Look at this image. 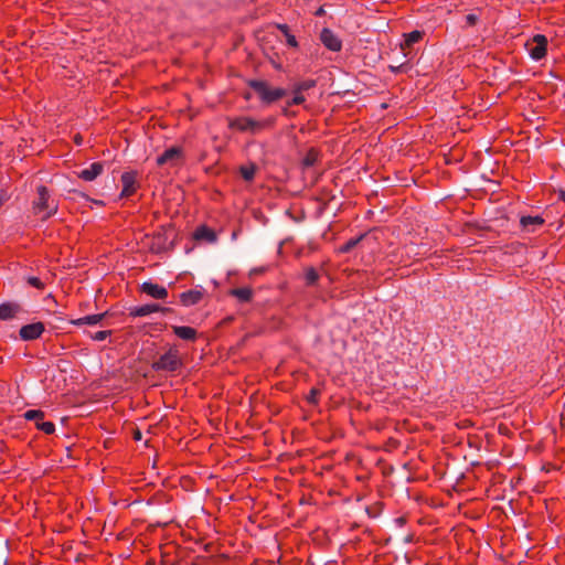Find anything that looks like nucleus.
<instances>
[{
  "label": "nucleus",
  "instance_id": "423d86ee",
  "mask_svg": "<svg viewBox=\"0 0 565 565\" xmlns=\"http://www.w3.org/2000/svg\"><path fill=\"white\" fill-rule=\"evenodd\" d=\"M44 416V412L40 409H29L23 414V417L26 420H33L35 423V426L39 430L51 435L55 431V425L53 422H45Z\"/></svg>",
  "mask_w": 565,
  "mask_h": 565
},
{
  "label": "nucleus",
  "instance_id": "6ab92c4d",
  "mask_svg": "<svg viewBox=\"0 0 565 565\" xmlns=\"http://www.w3.org/2000/svg\"><path fill=\"white\" fill-rule=\"evenodd\" d=\"M20 311V306L13 302H6L0 305V320H9L17 316Z\"/></svg>",
  "mask_w": 565,
  "mask_h": 565
},
{
  "label": "nucleus",
  "instance_id": "dca6fc26",
  "mask_svg": "<svg viewBox=\"0 0 565 565\" xmlns=\"http://www.w3.org/2000/svg\"><path fill=\"white\" fill-rule=\"evenodd\" d=\"M172 330H173V333L182 339V340H185V341H195L196 338H198V331L192 328V327H188V326H173L172 327Z\"/></svg>",
  "mask_w": 565,
  "mask_h": 565
},
{
  "label": "nucleus",
  "instance_id": "72a5a7b5",
  "mask_svg": "<svg viewBox=\"0 0 565 565\" xmlns=\"http://www.w3.org/2000/svg\"><path fill=\"white\" fill-rule=\"evenodd\" d=\"M323 14H324V10H323V8H322V7H321V8H319V9L316 11V15H317V17H321V15H323Z\"/></svg>",
  "mask_w": 565,
  "mask_h": 565
},
{
  "label": "nucleus",
  "instance_id": "2f4dec72",
  "mask_svg": "<svg viewBox=\"0 0 565 565\" xmlns=\"http://www.w3.org/2000/svg\"><path fill=\"white\" fill-rule=\"evenodd\" d=\"M278 30L284 34V35H287L289 34V26L287 24H278L277 25Z\"/></svg>",
  "mask_w": 565,
  "mask_h": 565
},
{
  "label": "nucleus",
  "instance_id": "473e14b6",
  "mask_svg": "<svg viewBox=\"0 0 565 565\" xmlns=\"http://www.w3.org/2000/svg\"><path fill=\"white\" fill-rule=\"evenodd\" d=\"M466 20L469 25H475L477 22V17L475 14H468Z\"/></svg>",
  "mask_w": 565,
  "mask_h": 565
},
{
  "label": "nucleus",
  "instance_id": "412c9836",
  "mask_svg": "<svg viewBox=\"0 0 565 565\" xmlns=\"http://www.w3.org/2000/svg\"><path fill=\"white\" fill-rule=\"evenodd\" d=\"M194 238L198 241L204 239L207 242H215L216 235L213 230H211L210 227H207L205 225H202L195 230Z\"/></svg>",
  "mask_w": 565,
  "mask_h": 565
},
{
  "label": "nucleus",
  "instance_id": "9d476101",
  "mask_svg": "<svg viewBox=\"0 0 565 565\" xmlns=\"http://www.w3.org/2000/svg\"><path fill=\"white\" fill-rule=\"evenodd\" d=\"M171 308L162 307L158 303H147L142 306H138L135 308H131L129 311V316L131 317H146L153 312H170Z\"/></svg>",
  "mask_w": 565,
  "mask_h": 565
},
{
  "label": "nucleus",
  "instance_id": "6e6552de",
  "mask_svg": "<svg viewBox=\"0 0 565 565\" xmlns=\"http://www.w3.org/2000/svg\"><path fill=\"white\" fill-rule=\"evenodd\" d=\"M120 181L122 184L120 198H130L137 192L139 183L138 173L136 171L124 172L120 177Z\"/></svg>",
  "mask_w": 565,
  "mask_h": 565
},
{
  "label": "nucleus",
  "instance_id": "2eb2a0df",
  "mask_svg": "<svg viewBox=\"0 0 565 565\" xmlns=\"http://www.w3.org/2000/svg\"><path fill=\"white\" fill-rule=\"evenodd\" d=\"M104 171V164L102 162H94L88 168L83 169L78 177L84 181H93Z\"/></svg>",
  "mask_w": 565,
  "mask_h": 565
},
{
  "label": "nucleus",
  "instance_id": "4468645a",
  "mask_svg": "<svg viewBox=\"0 0 565 565\" xmlns=\"http://www.w3.org/2000/svg\"><path fill=\"white\" fill-rule=\"evenodd\" d=\"M545 223V220L540 216V215H535V216H522L520 218V225L522 227L523 231L527 232V233H534L536 232L540 227H542Z\"/></svg>",
  "mask_w": 565,
  "mask_h": 565
},
{
  "label": "nucleus",
  "instance_id": "0eeeda50",
  "mask_svg": "<svg viewBox=\"0 0 565 565\" xmlns=\"http://www.w3.org/2000/svg\"><path fill=\"white\" fill-rule=\"evenodd\" d=\"M530 56L535 60H542L547 52V39L545 35L536 34L533 39L526 44Z\"/></svg>",
  "mask_w": 565,
  "mask_h": 565
},
{
  "label": "nucleus",
  "instance_id": "bb28decb",
  "mask_svg": "<svg viewBox=\"0 0 565 565\" xmlns=\"http://www.w3.org/2000/svg\"><path fill=\"white\" fill-rule=\"evenodd\" d=\"M305 277H306L307 284L313 285L318 280L319 275H318V273L316 271L315 268H308L306 270Z\"/></svg>",
  "mask_w": 565,
  "mask_h": 565
},
{
  "label": "nucleus",
  "instance_id": "f257e3e1",
  "mask_svg": "<svg viewBox=\"0 0 565 565\" xmlns=\"http://www.w3.org/2000/svg\"><path fill=\"white\" fill-rule=\"evenodd\" d=\"M275 122V117H267L260 120H256L248 116H239L228 118V128L237 130L239 132H249L252 135H257L263 130L273 128Z\"/></svg>",
  "mask_w": 565,
  "mask_h": 565
},
{
  "label": "nucleus",
  "instance_id": "b1692460",
  "mask_svg": "<svg viewBox=\"0 0 565 565\" xmlns=\"http://www.w3.org/2000/svg\"><path fill=\"white\" fill-rule=\"evenodd\" d=\"M317 85V82L315 79H305V81H300L296 84H294V86L298 89V92H307L313 87H316Z\"/></svg>",
  "mask_w": 565,
  "mask_h": 565
},
{
  "label": "nucleus",
  "instance_id": "f704fd0d",
  "mask_svg": "<svg viewBox=\"0 0 565 565\" xmlns=\"http://www.w3.org/2000/svg\"><path fill=\"white\" fill-rule=\"evenodd\" d=\"M559 199L565 202V191L559 192Z\"/></svg>",
  "mask_w": 565,
  "mask_h": 565
},
{
  "label": "nucleus",
  "instance_id": "e433bc0d",
  "mask_svg": "<svg viewBox=\"0 0 565 565\" xmlns=\"http://www.w3.org/2000/svg\"><path fill=\"white\" fill-rule=\"evenodd\" d=\"M136 439H140V433H137L135 436Z\"/></svg>",
  "mask_w": 565,
  "mask_h": 565
},
{
  "label": "nucleus",
  "instance_id": "a878e982",
  "mask_svg": "<svg viewBox=\"0 0 565 565\" xmlns=\"http://www.w3.org/2000/svg\"><path fill=\"white\" fill-rule=\"evenodd\" d=\"M317 158H318V153L317 151H315L313 149H311L310 151H308V153L306 154V157L303 158V164L306 167H311L316 163L317 161Z\"/></svg>",
  "mask_w": 565,
  "mask_h": 565
},
{
  "label": "nucleus",
  "instance_id": "1a4fd4ad",
  "mask_svg": "<svg viewBox=\"0 0 565 565\" xmlns=\"http://www.w3.org/2000/svg\"><path fill=\"white\" fill-rule=\"evenodd\" d=\"M45 330V327L42 322H34L30 324L23 326L20 331V338L24 341H32L39 339Z\"/></svg>",
  "mask_w": 565,
  "mask_h": 565
},
{
  "label": "nucleus",
  "instance_id": "4be33fe9",
  "mask_svg": "<svg viewBox=\"0 0 565 565\" xmlns=\"http://www.w3.org/2000/svg\"><path fill=\"white\" fill-rule=\"evenodd\" d=\"M257 171L255 163H248L239 168V173L245 181H253Z\"/></svg>",
  "mask_w": 565,
  "mask_h": 565
},
{
  "label": "nucleus",
  "instance_id": "7c9ffc66",
  "mask_svg": "<svg viewBox=\"0 0 565 565\" xmlns=\"http://www.w3.org/2000/svg\"><path fill=\"white\" fill-rule=\"evenodd\" d=\"M285 38H286V42H287V44H288L289 46L295 47V49H297V47H298V41H297V39H296V36H295V35H292L291 33H289V34L285 35Z\"/></svg>",
  "mask_w": 565,
  "mask_h": 565
},
{
  "label": "nucleus",
  "instance_id": "c85d7f7f",
  "mask_svg": "<svg viewBox=\"0 0 565 565\" xmlns=\"http://www.w3.org/2000/svg\"><path fill=\"white\" fill-rule=\"evenodd\" d=\"M320 391L316 387H312L307 396L308 403L316 405L319 401Z\"/></svg>",
  "mask_w": 565,
  "mask_h": 565
},
{
  "label": "nucleus",
  "instance_id": "39448f33",
  "mask_svg": "<svg viewBox=\"0 0 565 565\" xmlns=\"http://www.w3.org/2000/svg\"><path fill=\"white\" fill-rule=\"evenodd\" d=\"M184 153L181 147H171L157 158L158 166H169L171 168L182 164Z\"/></svg>",
  "mask_w": 565,
  "mask_h": 565
},
{
  "label": "nucleus",
  "instance_id": "7ed1b4c3",
  "mask_svg": "<svg viewBox=\"0 0 565 565\" xmlns=\"http://www.w3.org/2000/svg\"><path fill=\"white\" fill-rule=\"evenodd\" d=\"M57 203L51 199L45 186L38 188V198L33 202V211L42 220H46L57 212Z\"/></svg>",
  "mask_w": 565,
  "mask_h": 565
},
{
  "label": "nucleus",
  "instance_id": "f8f14e48",
  "mask_svg": "<svg viewBox=\"0 0 565 565\" xmlns=\"http://www.w3.org/2000/svg\"><path fill=\"white\" fill-rule=\"evenodd\" d=\"M140 289L142 292L154 299H166L168 297V290L166 287L151 282L145 281Z\"/></svg>",
  "mask_w": 565,
  "mask_h": 565
},
{
  "label": "nucleus",
  "instance_id": "9b49d317",
  "mask_svg": "<svg viewBox=\"0 0 565 565\" xmlns=\"http://www.w3.org/2000/svg\"><path fill=\"white\" fill-rule=\"evenodd\" d=\"M320 40L322 44L332 52H339L342 47V42L339 36L328 28L322 29Z\"/></svg>",
  "mask_w": 565,
  "mask_h": 565
},
{
  "label": "nucleus",
  "instance_id": "a211bd4d",
  "mask_svg": "<svg viewBox=\"0 0 565 565\" xmlns=\"http://www.w3.org/2000/svg\"><path fill=\"white\" fill-rule=\"evenodd\" d=\"M228 294L243 303L249 302L254 296V291L250 287L234 288L231 289Z\"/></svg>",
  "mask_w": 565,
  "mask_h": 565
},
{
  "label": "nucleus",
  "instance_id": "393cba45",
  "mask_svg": "<svg viewBox=\"0 0 565 565\" xmlns=\"http://www.w3.org/2000/svg\"><path fill=\"white\" fill-rule=\"evenodd\" d=\"M361 237L358 238H351L345 244L339 247L340 253H349L353 247L356 246V244L361 241Z\"/></svg>",
  "mask_w": 565,
  "mask_h": 565
},
{
  "label": "nucleus",
  "instance_id": "ddd939ff",
  "mask_svg": "<svg viewBox=\"0 0 565 565\" xmlns=\"http://www.w3.org/2000/svg\"><path fill=\"white\" fill-rule=\"evenodd\" d=\"M204 297V289L202 287H196L194 289H190L180 295V301L183 306L190 307L199 303Z\"/></svg>",
  "mask_w": 565,
  "mask_h": 565
},
{
  "label": "nucleus",
  "instance_id": "c756f323",
  "mask_svg": "<svg viewBox=\"0 0 565 565\" xmlns=\"http://www.w3.org/2000/svg\"><path fill=\"white\" fill-rule=\"evenodd\" d=\"M26 281L30 286H32L36 289H40V290L44 289V287H45L44 282L40 278L34 277V276L28 277Z\"/></svg>",
  "mask_w": 565,
  "mask_h": 565
},
{
  "label": "nucleus",
  "instance_id": "f3484780",
  "mask_svg": "<svg viewBox=\"0 0 565 565\" xmlns=\"http://www.w3.org/2000/svg\"><path fill=\"white\" fill-rule=\"evenodd\" d=\"M423 36L424 32L418 30L404 34V42L401 44V47L405 56L407 55L406 50H409L415 43H418Z\"/></svg>",
  "mask_w": 565,
  "mask_h": 565
},
{
  "label": "nucleus",
  "instance_id": "20e7f679",
  "mask_svg": "<svg viewBox=\"0 0 565 565\" xmlns=\"http://www.w3.org/2000/svg\"><path fill=\"white\" fill-rule=\"evenodd\" d=\"M182 365L179 350L170 348L157 361L153 362L152 369L156 371L174 372Z\"/></svg>",
  "mask_w": 565,
  "mask_h": 565
},
{
  "label": "nucleus",
  "instance_id": "aec40b11",
  "mask_svg": "<svg viewBox=\"0 0 565 565\" xmlns=\"http://www.w3.org/2000/svg\"><path fill=\"white\" fill-rule=\"evenodd\" d=\"M106 316L105 313H96V315H89L85 316L83 318L71 320V323L77 327L88 324V326H96Z\"/></svg>",
  "mask_w": 565,
  "mask_h": 565
},
{
  "label": "nucleus",
  "instance_id": "5701e85b",
  "mask_svg": "<svg viewBox=\"0 0 565 565\" xmlns=\"http://www.w3.org/2000/svg\"><path fill=\"white\" fill-rule=\"evenodd\" d=\"M291 92H292V95H294V96H292V98H291V99H289V100L286 103V106H287V107H291V106H296V105H302V104H305V103H306V96H305V93H302V92H300V90L298 92V89H297L295 86H292Z\"/></svg>",
  "mask_w": 565,
  "mask_h": 565
},
{
  "label": "nucleus",
  "instance_id": "cd10ccee",
  "mask_svg": "<svg viewBox=\"0 0 565 565\" xmlns=\"http://www.w3.org/2000/svg\"><path fill=\"white\" fill-rule=\"evenodd\" d=\"M111 334L110 330L97 331L95 333H90L89 337L94 341H104Z\"/></svg>",
  "mask_w": 565,
  "mask_h": 565
},
{
  "label": "nucleus",
  "instance_id": "f03ea898",
  "mask_svg": "<svg viewBox=\"0 0 565 565\" xmlns=\"http://www.w3.org/2000/svg\"><path fill=\"white\" fill-rule=\"evenodd\" d=\"M248 86L254 89L264 104H273L287 95L285 88L273 87L268 82L263 79H252L248 82Z\"/></svg>",
  "mask_w": 565,
  "mask_h": 565
},
{
  "label": "nucleus",
  "instance_id": "c9c22d12",
  "mask_svg": "<svg viewBox=\"0 0 565 565\" xmlns=\"http://www.w3.org/2000/svg\"><path fill=\"white\" fill-rule=\"evenodd\" d=\"M74 140L77 145L82 142V138L79 136H76Z\"/></svg>",
  "mask_w": 565,
  "mask_h": 565
}]
</instances>
